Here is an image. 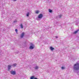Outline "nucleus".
<instances>
[{
  "mask_svg": "<svg viewBox=\"0 0 79 79\" xmlns=\"http://www.w3.org/2000/svg\"><path fill=\"white\" fill-rule=\"evenodd\" d=\"M73 68V70L75 71H78V70H79V63H77L74 64Z\"/></svg>",
  "mask_w": 79,
  "mask_h": 79,
  "instance_id": "f257e3e1",
  "label": "nucleus"
},
{
  "mask_svg": "<svg viewBox=\"0 0 79 79\" xmlns=\"http://www.w3.org/2000/svg\"><path fill=\"white\" fill-rule=\"evenodd\" d=\"M43 14H40L38 15V18H36V19L38 20V21H39V20L38 19H41V18H43Z\"/></svg>",
  "mask_w": 79,
  "mask_h": 79,
  "instance_id": "f03ea898",
  "label": "nucleus"
},
{
  "mask_svg": "<svg viewBox=\"0 0 79 79\" xmlns=\"http://www.w3.org/2000/svg\"><path fill=\"white\" fill-rule=\"evenodd\" d=\"M34 45L32 43H31L30 44V46L29 47L30 49L31 50H32L33 49H34Z\"/></svg>",
  "mask_w": 79,
  "mask_h": 79,
  "instance_id": "7ed1b4c3",
  "label": "nucleus"
},
{
  "mask_svg": "<svg viewBox=\"0 0 79 79\" xmlns=\"http://www.w3.org/2000/svg\"><path fill=\"white\" fill-rule=\"evenodd\" d=\"M10 74L12 75H15L16 74V71H14L13 70L10 71Z\"/></svg>",
  "mask_w": 79,
  "mask_h": 79,
  "instance_id": "20e7f679",
  "label": "nucleus"
},
{
  "mask_svg": "<svg viewBox=\"0 0 79 79\" xmlns=\"http://www.w3.org/2000/svg\"><path fill=\"white\" fill-rule=\"evenodd\" d=\"M25 34V32H23L21 34V35L20 36V37L21 39H22L24 37V35Z\"/></svg>",
  "mask_w": 79,
  "mask_h": 79,
  "instance_id": "39448f33",
  "label": "nucleus"
},
{
  "mask_svg": "<svg viewBox=\"0 0 79 79\" xmlns=\"http://www.w3.org/2000/svg\"><path fill=\"white\" fill-rule=\"evenodd\" d=\"M11 68V65H9L8 66V71H10V69Z\"/></svg>",
  "mask_w": 79,
  "mask_h": 79,
  "instance_id": "423d86ee",
  "label": "nucleus"
},
{
  "mask_svg": "<svg viewBox=\"0 0 79 79\" xmlns=\"http://www.w3.org/2000/svg\"><path fill=\"white\" fill-rule=\"evenodd\" d=\"M35 69V70H38V69H39V66H35V67H33Z\"/></svg>",
  "mask_w": 79,
  "mask_h": 79,
  "instance_id": "0eeeda50",
  "label": "nucleus"
},
{
  "mask_svg": "<svg viewBox=\"0 0 79 79\" xmlns=\"http://www.w3.org/2000/svg\"><path fill=\"white\" fill-rule=\"evenodd\" d=\"M50 49L51 50V51H53V50H55V48H53V47L52 46L50 47Z\"/></svg>",
  "mask_w": 79,
  "mask_h": 79,
  "instance_id": "6e6552de",
  "label": "nucleus"
},
{
  "mask_svg": "<svg viewBox=\"0 0 79 79\" xmlns=\"http://www.w3.org/2000/svg\"><path fill=\"white\" fill-rule=\"evenodd\" d=\"M79 31V30H78L76 31H74L73 33V34H77V32H78V31Z\"/></svg>",
  "mask_w": 79,
  "mask_h": 79,
  "instance_id": "1a4fd4ad",
  "label": "nucleus"
},
{
  "mask_svg": "<svg viewBox=\"0 0 79 79\" xmlns=\"http://www.w3.org/2000/svg\"><path fill=\"white\" fill-rule=\"evenodd\" d=\"M39 12H40L38 10H37L35 12V14H39Z\"/></svg>",
  "mask_w": 79,
  "mask_h": 79,
  "instance_id": "9d476101",
  "label": "nucleus"
},
{
  "mask_svg": "<svg viewBox=\"0 0 79 79\" xmlns=\"http://www.w3.org/2000/svg\"><path fill=\"white\" fill-rule=\"evenodd\" d=\"M17 65V64L16 63H14L13 64L12 66H14V67H15V66H16Z\"/></svg>",
  "mask_w": 79,
  "mask_h": 79,
  "instance_id": "9b49d317",
  "label": "nucleus"
},
{
  "mask_svg": "<svg viewBox=\"0 0 79 79\" xmlns=\"http://www.w3.org/2000/svg\"><path fill=\"white\" fill-rule=\"evenodd\" d=\"M35 78V77H34V76H32L31 77H30V79H34Z\"/></svg>",
  "mask_w": 79,
  "mask_h": 79,
  "instance_id": "f8f14e48",
  "label": "nucleus"
},
{
  "mask_svg": "<svg viewBox=\"0 0 79 79\" xmlns=\"http://www.w3.org/2000/svg\"><path fill=\"white\" fill-rule=\"evenodd\" d=\"M49 13H52V10L50 9H49Z\"/></svg>",
  "mask_w": 79,
  "mask_h": 79,
  "instance_id": "ddd939ff",
  "label": "nucleus"
},
{
  "mask_svg": "<svg viewBox=\"0 0 79 79\" xmlns=\"http://www.w3.org/2000/svg\"><path fill=\"white\" fill-rule=\"evenodd\" d=\"M20 26L22 29H23V25H22V24H21Z\"/></svg>",
  "mask_w": 79,
  "mask_h": 79,
  "instance_id": "4468645a",
  "label": "nucleus"
},
{
  "mask_svg": "<svg viewBox=\"0 0 79 79\" xmlns=\"http://www.w3.org/2000/svg\"><path fill=\"white\" fill-rule=\"evenodd\" d=\"M29 15V12H27V16L28 17Z\"/></svg>",
  "mask_w": 79,
  "mask_h": 79,
  "instance_id": "2eb2a0df",
  "label": "nucleus"
},
{
  "mask_svg": "<svg viewBox=\"0 0 79 79\" xmlns=\"http://www.w3.org/2000/svg\"><path fill=\"white\" fill-rule=\"evenodd\" d=\"M61 69L62 70H63V69H65V68L64 67H62Z\"/></svg>",
  "mask_w": 79,
  "mask_h": 79,
  "instance_id": "dca6fc26",
  "label": "nucleus"
},
{
  "mask_svg": "<svg viewBox=\"0 0 79 79\" xmlns=\"http://www.w3.org/2000/svg\"><path fill=\"white\" fill-rule=\"evenodd\" d=\"M61 16H62L61 15H60L59 16V18H61Z\"/></svg>",
  "mask_w": 79,
  "mask_h": 79,
  "instance_id": "f3484780",
  "label": "nucleus"
},
{
  "mask_svg": "<svg viewBox=\"0 0 79 79\" xmlns=\"http://www.w3.org/2000/svg\"><path fill=\"white\" fill-rule=\"evenodd\" d=\"M15 31L16 32V33L18 32V29H15Z\"/></svg>",
  "mask_w": 79,
  "mask_h": 79,
  "instance_id": "a211bd4d",
  "label": "nucleus"
},
{
  "mask_svg": "<svg viewBox=\"0 0 79 79\" xmlns=\"http://www.w3.org/2000/svg\"><path fill=\"white\" fill-rule=\"evenodd\" d=\"M48 3H50V1H48Z\"/></svg>",
  "mask_w": 79,
  "mask_h": 79,
  "instance_id": "6ab92c4d",
  "label": "nucleus"
},
{
  "mask_svg": "<svg viewBox=\"0 0 79 79\" xmlns=\"http://www.w3.org/2000/svg\"><path fill=\"white\" fill-rule=\"evenodd\" d=\"M58 36H56V39H58Z\"/></svg>",
  "mask_w": 79,
  "mask_h": 79,
  "instance_id": "aec40b11",
  "label": "nucleus"
},
{
  "mask_svg": "<svg viewBox=\"0 0 79 79\" xmlns=\"http://www.w3.org/2000/svg\"><path fill=\"white\" fill-rule=\"evenodd\" d=\"M56 24H57V23H58V22L56 21Z\"/></svg>",
  "mask_w": 79,
  "mask_h": 79,
  "instance_id": "412c9836",
  "label": "nucleus"
},
{
  "mask_svg": "<svg viewBox=\"0 0 79 79\" xmlns=\"http://www.w3.org/2000/svg\"><path fill=\"white\" fill-rule=\"evenodd\" d=\"M34 79H38V78H37L36 77H35V78Z\"/></svg>",
  "mask_w": 79,
  "mask_h": 79,
  "instance_id": "4be33fe9",
  "label": "nucleus"
},
{
  "mask_svg": "<svg viewBox=\"0 0 79 79\" xmlns=\"http://www.w3.org/2000/svg\"><path fill=\"white\" fill-rule=\"evenodd\" d=\"M13 1H16V0H13Z\"/></svg>",
  "mask_w": 79,
  "mask_h": 79,
  "instance_id": "5701e85b",
  "label": "nucleus"
},
{
  "mask_svg": "<svg viewBox=\"0 0 79 79\" xmlns=\"http://www.w3.org/2000/svg\"><path fill=\"white\" fill-rule=\"evenodd\" d=\"M14 23H16V21H14Z\"/></svg>",
  "mask_w": 79,
  "mask_h": 79,
  "instance_id": "b1692460",
  "label": "nucleus"
}]
</instances>
